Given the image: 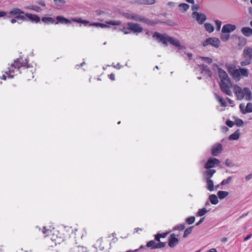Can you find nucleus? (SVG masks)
I'll return each instance as SVG.
<instances>
[{
    "label": "nucleus",
    "instance_id": "dca6fc26",
    "mask_svg": "<svg viewBox=\"0 0 252 252\" xmlns=\"http://www.w3.org/2000/svg\"><path fill=\"white\" fill-rule=\"evenodd\" d=\"M57 21H55V24H70L71 23V21L69 19L62 16H58L56 17Z\"/></svg>",
    "mask_w": 252,
    "mask_h": 252
},
{
    "label": "nucleus",
    "instance_id": "9b49d317",
    "mask_svg": "<svg viewBox=\"0 0 252 252\" xmlns=\"http://www.w3.org/2000/svg\"><path fill=\"white\" fill-rule=\"evenodd\" d=\"M223 150L222 146L220 143L214 144L211 148V154L213 156H218Z\"/></svg>",
    "mask_w": 252,
    "mask_h": 252
},
{
    "label": "nucleus",
    "instance_id": "7ed1b4c3",
    "mask_svg": "<svg viewBox=\"0 0 252 252\" xmlns=\"http://www.w3.org/2000/svg\"><path fill=\"white\" fill-rule=\"evenodd\" d=\"M153 36L158 41V42L162 43L165 46H167V42H169L176 47H179L180 49L184 48L183 46H181L180 42L178 39L169 36L166 34H163L158 32H155Z\"/></svg>",
    "mask_w": 252,
    "mask_h": 252
},
{
    "label": "nucleus",
    "instance_id": "f3484780",
    "mask_svg": "<svg viewBox=\"0 0 252 252\" xmlns=\"http://www.w3.org/2000/svg\"><path fill=\"white\" fill-rule=\"evenodd\" d=\"M243 57L252 61V47H245L243 51Z\"/></svg>",
    "mask_w": 252,
    "mask_h": 252
},
{
    "label": "nucleus",
    "instance_id": "7c9ffc66",
    "mask_svg": "<svg viewBox=\"0 0 252 252\" xmlns=\"http://www.w3.org/2000/svg\"><path fill=\"white\" fill-rule=\"evenodd\" d=\"M229 193L226 191H219L218 196L220 199H223L228 196Z\"/></svg>",
    "mask_w": 252,
    "mask_h": 252
},
{
    "label": "nucleus",
    "instance_id": "4c0bfd02",
    "mask_svg": "<svg viewBox=\"0 0 252 252\" xmlns=\"http://www.w3.org/2000/svg\"><path fill=\"white\" fill-rule=\"evenodd\" d=\"M245 113H251L252 112V103L249 102L247 103L245 108Z\"/></svg>",
    "mask_w": 252,
    "mask_h": 252
},
{
    "label": "nucleus",
    "instance_id": "6e6552de",
    "mask_svg": "<svg viewBox=\"0 0 252 252\" xmlns=\"http://www.w3.org/2000/svg\"><path fill=\"white\" fill-rule=\"evenodd\" d=\"M165 245L166 243L165 242H158V243H156L154 240H151L147 243L146 247L150 248L152 250H154L164 248Z\"/></svg>",
    "mask_w": 252,
    "mask_h": 252
},
{
    "label": "nucleus",
    "instance_id": "cd10ccee",
    "mask_svg": "<svg viewBox=\"0 0 252 252\" xmlns=\"http://www.w3.org/2000/svg\"><path fill=\"white\" fill-rule=\"evenodd\" d=\"M179 8L182 12H185L189 8V5L185 3H182L179 4Z\"/></svg>",
    "mask_w": 252,
    "mask_h": 252
},
{
    "label": "nucleus",
    "instance_id": "603ef678",
    "mask_svg": "<svg viewBox=\"0 0 252 252\" xmlns=\"http://www.w3.org/2000/svg\"><path fill=\"white\" fill-rule=\"evenodd\" d=\"M215 23L217 26V30L220 31L221 26V22L220 21L216 20L215 21Z\"/></svg>",
    "mask_w": 252,
    "mask_h": 252
},
{
    "label": "nucleus",
    "instance_id": "72a5a7b5",
    "mask_svg": "<svg viewBox=\"0 0 252 252\" xmlns=\"http://www.w3.org/2000/svg\"><path fill=\"white\" fill-rule=\"evenodd\" d=\"M193 226H190L188 228H187L185 231H184V235H183V237L184 238H186L192 232V229H193Z\"/></svg>",
    "mask_w": 252,
    "mask_h": 252
},
{
    "label": "nucleus",
    "instance_id": "ddd939ff",
    "mask_svg": "<svg viewBox=\"0 0 252 252\" xmlns=\"http://www.w3.org/2000/svg\"><path fill=\"white\" fill-rule=\"evenodd\" d=\"M236 29V27L235 25L227 24L222 27L221 32L223 33H230L233 32Z\"/></svg>",
    "mask_w": 252,
    "mask_h": 252
},
{
    "label": "nucleus",
    "instance_id": "e2e57ef3",
    "mask_svg": "<svg viewBox=\"0 0 252 252\" xmlns=\"http://www.w3.org/2000/svg\"><path fill=\"white\" fill-rule=\"evenodd\" d=\"M6 15H7L6 14V12L0 11V17H3Z\"/></svg>",
    "mask_w": 252,
    "mask_h": 252
},
{
    "label": "nucleus",
    "instance_id": "ea45409f",
    "mask_svg": "<svg viewBox=\"0 0 252 252\" xmlns=\"http://www.w3.org/2000/svg\"><path fill=\"white\" fill-rule=\"evenodd\" d=\"M231 180L232 177L229 176L226 179L223 180L220 183V185L224 186L226 184H228L231 182Z\"/></svg>",
    "mask_w": 252,
    "mask_h": 252
},
{
    "label": "nucleus",
    "instance_id": "bf43d9fd",
    "mask_svg": "<svg viewBox=\"0 0 252 252\" xmlns=\"http://www.w3.org/2000/svg\"><path fill=\"white\" fill-rule=\"evenodd\" d=\"M204 217H203L200 219V220L196 223V225L198 226L200 225L204 220Z\"/></svg>",
    "mask_w": 252,
    "mask_h": 252
},
{
    "label": "nucleus",
    "instance_id": "c85d7f7f",
    "mask_svg": "<svg viewBox=\"0 0 252 252\" xmlns=\"http://www.w3.org/2000/svg\"><path fill=\"white\" fill-rule=\"evenodd\" d=\"M240 136V132L239 130H236L233 133L231 134L229 137V140H237Z\"/></svg>",
    "mask_w": 252,
    "mask_h": 252
},
{
    "label": "nucleus",
    "instance_id": "393cba45",
    "mask_svg": "<svg viewBox=\"0 0 252 252\" xmlns=\"http://www.w3.org/2000/svg\"><path fill=\"white\" fill-rule=\"evenodd\" d=\"M73 22L83 24L85 26H87L88 24L90 25V22L86 20H83L81 18H74L71 19Z\"/></svg>",
    "mask_w": 252,
    "mask_h": 252
},
{
    "label": "nucleus",
    "instance_id": "6e6d98bb",
    "mask_svg": "<svg viewBox=\"0 0 252 252\" xmlns=\"http://www.w3.org/2000/svg\"><path fill=\"white\" fill-rule=\"evenodd\" d=\"M226 124L229 127H232L234 125L235 123L233 122L228 120L226 122Z\"/></svg>",
    "mask_w": 252,
    "mask_h": 252
},
{
    "label": "nucleus",
    "instance_id": "473e14b6",
    "mask_svg": "<svg viewBox=\"0 0 252 252\" xmlns=\"http://www.w3.org/2000/svg\"><path fill=\"white\" fill-rule=\"evenodd\" d=\"M210 209L207 210L206 208H203L201 209H199L198 212L197 213V215L198 216L202 217L208 212L210 211Z\"/></svg>",
    "mask_w": 252,
    "mask_h": 252
},
{
    "label": "nucleus",
    "instance_id": "9d476101",
    "mask_svg": "<svg viewBox=\"0 0 252 252\" xmlns=\"http://www.w3.org/2000/svg\"><path fill=\"white\" fill-rule=\"evenodd\" d=\"M220 41L217 38H208L203 43V46H206L211 45L215 47H218L220 45Z\"/></svg>",
    "mask_w": 252,
    "mask_h": 252
},
{
    "label": "nucleus",
    "instance_id": "37998d69",
    "mask_svg": "<svg viewBox=\"0 0 252 252\" xmlns=\"http://www.w3.org/2000/svg\"><path fill=\"white\" fill-rule=\"evenodd\" d=\"M235 124L238 126H241L243 125L244 122L242 120L236 118L235 121Z\"/></svg>",
    "mask_w": 252,
    "mask_h": 252
},
{
    "label": "nucleus",
    "instance_id": "f704fd0d",
    "mask_svg": "<svg viewBox=\"0 0 252 252\" xmlns=\"http://www.w3.org/2000/svg\"><path fill=\"white\" fill-rule=\"evenodd\" d=\"M28 9L33 10L37 12H40L42 11V9L36 5H32L28 7Z\"/></svg>",
    "mask_w": 252,
    "mask_h": 252
},
{
    "label": "nucleus",
    "instance_id": "0e129e2a",
    "mask_svg": "<svg viewBox=\"0 0 252 252\" xmlns=\"http://www.w3.org/2000/svg\"><path fill=\"white\" fill-rule=\"evenodd\" d=\"M109 78L111 80H113V81L115 80V75L113 73H111L110 75H109Z\"/></svg>",
    "mask_w": 252,
    "mask_h": 252
},
{
    "label": "nucleus",
    "instance_id": "58836bf2",
    "mask_svg": "<svg viewBox=\"0 0 252 252\" xmlns=\"http://www.w3.org/2000/svg\"><path fill=\"white\" fill-rule=\"evenodd\" d=\"M55 4L57 6H62L65 3V0H54Z\"/></svg>",
    "mask_w": 252,
    "mask_h": 252
},
{
    "label": "nucleus",
    "instance_id": "052dcab7",
    "mask_svg": "<svg viewBox=\"0 0 252 252\" xmlns=\"http://www.w3.org/2000/svg\"><path fill=\"white\" fill-rule=\"evenodd\" d=\"M251 179H252V174H249V175L246 176L245 177V180L246 181H249V180H251Z\"/></svg>",
    "mask_w": 252,
    "mask_h": 252
},
{
    "label": "nucleus",
    "instance_id": "2f4dec72",
    "mask_svg": "<svg viewBox=\"0 0 252 252\" xmlns=\"http://www.w3.org/2000/svg\"><path fill=\"white\" fill-rule=\"evenodd\" d=\"M168 233H158L156 235H155V240L157 242H160V239L161 238H165L167 235Z\"/></svg>",
    "mask_w": 252,
    "mask_h": 252
},
{
    "label": "nucleus",
    "instance_id": "79ce46f5",
    "mask_svg": "<svg viewBox=\"0 0 252 252\" xmlns=\"http://www.w3.org/2000/svg\"><path fill=\"white\" fill-rule=\"evenodd\" d=\"M225 164L228 167H233L235 165L232 161L229 158L226 159L225 161Z\"/></svg>",
    "mask_w": 252,
    "mask_h": 252
},
{
    "label": "nucleus",
    "instance_id": "0eeeda50",
    "mask_svg": "<svg viewBox=\"0 0 252 252\" xmlns=\"http://www.w3.org/2000/svg\"><path fill=\"white\" fill-rule=\"evenodd\" d=\"M191 16L199 25H202L207 19L206 14L201 12H192Z\"/></svg>",
    "mask_w": 252,
    "mask_h": 252
},
{
    "label": "nucleus",
    "instance_id": "a211bd4d",
    "mask_svg": "<svg viewBox=\"0 0 252 252\" xmlns=\"http://www.w3.org/2000/svg\"><path fill=\"white\" fill-rule=\"evenodd\" d=\"M123 16L129 19H133L137 21H142V17L139 15L129 13H124Z\"/></svg>",
    "mask_w": 252,
    "mask_h": 252
},
{
    "label": "nucleus",
    "instance_id": "4468645a",
    "mask_svg": "<svg viewBox=\"0 0 252 252\" xmlns=\"http://www.w3.org/2000/svg\"><path fill=\"white\" fill-rule=\"evenodd\" d=\"M24 12L19 8H13L10 10L8 15H6L7 18H10L12 16L16 17L18 14H24Z\"/></svg>",
    "mask_w": 252,
    "mask_h": 252
},
{
    "label": "nucleus",
    "instance_id": "49530a36",
    "mask_svg": "<svg viewBox=\"0 0 252 252\" xmlns=\"http://www.w3.org/2000/svg\"><path fill=\"white\" fill-rule=\"evenodd\" d=\"M245 105L244 103H241L239 105V108L241 112L243 114H246L247 113H245V108H246Z\"/></svg>",
    "mask_w": 252,
    "mask_h": 252
},
{
    "label": "nucleus",
    "instance_id": "20e7f679",
    "mask_svg": "<svg viewBox=\"0 0 252 252\" xmlns=\"http://www.w3.org/2000/svg\"><path fill=\"white\" fill-rule=\"evenodd\" d=\"M21 67H26L28 68L30 65L28 64V60L26 59L23 60L22 58H19L15 60L14 63L11 65L8 68V70L5 71V74L8 76V78H12L15 75V69L18 71Z\"/></svg>",
    "mask_w": 252,
    "mask_h": 252
},
{
    "label": "nucleus",
    "instance_id": "1a4fd4ad",
    "mask_svg": "<svg viewBox=\"0 0 252 252\" xmlns=\"http://www.w3.org/2000/svg\"><path fill=\"white\" fill-rule=\"evenodd\" d=\"M220 163V160L215 158H209L204 165V168L206 169H211L216 165H218Z\"/></svg>",
    "mask_w": 252,
    "mask_h": 252
},
{
    "label": "nucleus",
    "instance_id": "e433bc0d",
    "mask_svg": "<svg viewBox=\"0 0 252 252\" xmlns=\"http://www.w3.org/2000/svg\"><path fill=\"white\" fill-rule=\"evenodd\" d=\"M244 59H245L244 61H241L240 62V64L241 65V66H247V65L250 64L252 63V60L247 59V58H244Z\"/></svg>",
    "mask_w": 252,
    "mask_h": 252
},
{
    "label": "nucleus",
    "instance_id": "de8ad7c7",
    "mask_svg": "<svg viewBox=\"0 0 252 252\" xmlns=\"http://www.w3.org/2000/svg\"><path fill=\"white\" fill-rule=\"evenodd\" d=\"M246 39L244 38H239V43H238V46H243L246 44Z\"/></svg>",
    "mask_w": 252,
    "mask_h": 252
},
{
    "label": "nucleus",
    "instance_id": "4d7b16f0",
    "mask_svg": "<svg viewBox=\"0 0 252 252\" xmlns=\"http://www.w3.org/2000/svg\"><path fill=\"white\" fill-rule=\"evenodd\" d=\"M229 34H224L222 35L221 39L223 41H227L229 38Z\"/></svg>",
    "mask_w": 252,
    "mask_h": 252
},
{
    "label": "nucleus",
    "instance_id": "c756f323",
    "mask_svg": "<svg viewBox=\"0 0 252 252\" xmlns=\"http://www.w3.org/2000/svg\"><path fill=\"white\" fill-rule=\"evenodd\" d=\"M215 96L217 99L220 102L222 106L226 107L227 106V103L223 98L220 96L218 94H215Z\"/></svg>",
    "mask_w": 252,
    "mask_h": 252
},
{
    "label": "nucleus",
    "instance_id": "4be33fe9",
    "mask_svg": "<svg viewBox=\"0 0 252 252\" xmlns=\"http://www.w3.org/2000/svg\"><path fill=\"white\" fill-rule=\"evenodd\" d=\"M205 181L206 183L207 189L210 191H213L215 188L213 180L211 179H205Z\"/></svg>",
    "mask_w": 252,
    "mask_h": 252
},
{
    "label": "nucleus",
    "instance_id": "338daca9",
    "mask_svg": "<svg viewBox=\"0 0 252 252\" xmlns=\"http://www.w3.org/2000/svg\"><path fill=\"white\" fill-rule=\"evenodd\" d=\"M252 236V234L248 235L247 237H246L244 238V241H246L248 240L249 239H250L251 238Z\"/></svg>",
    "mask_w": 252,
    "mask_h": 252
},
{
    "label": "nucleus",
    "instance_id": "412c9836",
    "mask_svg": "<svg viewBox=\"0 0 252 252\" xmlns=\"http://www.w3.org/2000/svg\"><path fill=\"white\" fill-rule=\"evenodd\" d=\"M216 171L215 169H209L205 171L203 173L205 179H211V177L216 173Z\"/></svg>",
    "mask_w": 252,
    "mask_h": 252
},
{
    "label": "nucleus",
    "instance_id": "c03bdc74",
    "mask_svg": "<svg viewBox=\"0 0 252 252\" xmlns=\"http://www.w3.org/2000/svg\"><path fill=\"white\" fill-rule=\"evenodd\" d=\"M195 221V217H190L186 219V222L189 224H191L193 223Z\"/></svg>",
    "mask_w": 252,
    "mask_h": 252
},
{
    "label": "nucleus",
    "instance_id": "39448f33",
    "mask_svg": "<svg viewBox=\"0 0 252 252\" xmlns=\"http://www.w3.org/2000/svg\"><path fill=\"white\" fill-rule=\"evenodd\" d=\"M234 92L239 100L245 98L246 100L250 101L252 99V94L249 88L242 89L239 86L235 85L234 87Z\"/></svg>",
    "mask_w": 252,
    "mask_h": 252
},
{
    "label": "nucleus",
    "instance_id": "b1692460",
    "mask_svg": "<svg viewBox=\"0 0 252 252\" xmlns=\"http://www.w3.org/2000/svg\"><path fill=\"white\" fill-rule=\"evenodd\" d=\"M209 201L213 205H216L219 202L218 196L215 194L210 195L209 196Z\"/></svg>",
    "mask_w": 252,
    "mask_h": 252
},
{
    "label": "nucleus",
    "instance_id": "bb28decb",
    "mask_svg": "<svg viewBox=\"0 0 252 252\" xmlns=\"http://www.w3.org/2000/svg\"><path fill=\"white\" fill-rule=\"evenodd\" d=\"M204 26L205 30L210 33L214 31V27L211 23H206L204 24Z\"/></svg>",
    "mask_w": 252,
    "mask_h": 252
},
{
    "label": "nucleus",
    "instance_id": "864d4df0",
    "mask_svg": "<svg viewBox=\"0 0 252 252\" xmlns=\"http://www.w3.org/2000/svg\"><path fill=\"white\" fill-rule=\"evenodd\" d=\"M52 231L51 227H50V229H46V227H44L42 232L44 234H45L46 235H48L49 232Z\"/></svg>",
    "mask_w": 252,
    "mask_h": 252
},
{
    "label": "nucleus",
    "instance_id": "09e8293b",
    "mask_svg": "<svg viewBox=\"0 0 252 252\" xmlns=\"http://www.w3.org/2000/svg\"><path fill=\"white\" fill-rule=\"evenodd\" d=\"M155 1V0H143V4H153Z\"/></svg>",
    "mask_w": 252,
    "mask_h": 252
},
{
    "label": "nucleus",
    "instance_id": "2eb2a0df",
    "mask_svg": "<svg viewBox=\"0 0 252 252\" xmlns=\"http://www.w3.org/2000/svg\"><path fill=\"white\" fill-rule=\"evenodd\" d=\"M127 25L129 27L130 32L132 31L135 32H142V27L138 24L128 23Z\"/></svg>",
    "mask_w": 252,
    "mask_h": 252
},
{
    "label": "nucleus",
    "instance_id": "c9c22d12",
    "mask_svg": "<svg viewBox=\"0 0 252 252\" xmlns=\"http://www.w3.org/2000/svg\"><path fill=\"white\" fill-rule=\"evenodd\" d=\"M118 30L121 32H124L125 34H128L130 32V30L129 29V27H126L125 26H123L122 28H119L118 29Z\"/></svg>",
    "mask_w": 252,
    "mask_h": 252
},
{
    "label": "nucleus",
    "instance_id": "680f3d73",
    "mask_svg": "<svg viewBox=\"0 0 252 252\" xmlns=\"http://www.w3.org/2000/svg\"><path fill=\"white\" fill-rule=\"evenodd\" d=\"M113 66L114 68L118 69H120L122 67V66L119 63H118L116 65H113Z\"/></svg>",
    "mask_w": 252,
    "mask_h": 252
},
{
    "label": "nucleus",
    "instance_id": "f8f14e48",
    "mask_svg": "<svg viewBox=\"0 0 252 252\" xmlns=\"http://www.w3.org/2000/svg\"><path fill=\"white\" fill-rule=\"evenodd\" d=\"M168 245L170 248H174L179 243V239L176 237L175 234L170 235L168 238Z\"/></svg>",
    "mask_w": 252,
    "mask_h": 252
},
{
    "label": "nucleus",
    "instance_id": "5fc2aeb1",
    "mask_svg": "<svg viewBox=\"0 0 252 252\" xmlns=\"http://www.w3.org/2000/svg\"><path fill=\"white\" fill-rule=\"evenodd\" d=\"M185 228V226L184 224H180L176 227H175L174 229L176 230H178L180 231L183 230Z\"/></svg>",
    "mask_w": 252,
    "mask_h": 252
},
{
    "label": "nucleus",
    "instance_id": "a878e982",
    "mask_svg": "<svg viewBox=\"0 0 252 252\" xmlns=\"http://www.w3.org/2000/svg\"><path fill=\"white\" fill-rule=\"evenodd\" d=\"M41 20L46 24H55V19L52 17H43L42 18Z\"/></svg>",
    "mask_w": 252,
    "mask_h": 252
},
{
    "label": "nucleus",
    "instance_id": "a18cd8bd",
    "mask_svg": "<svg viewBox=\"0 0 252 252\" xmlns=\"http://www.w3.org/2000/svg\"><path fill=\"white\" fill-rule=\"evenodd\" d=\"M15 18L17 20H20L23 21L26 20V17L25 15H22L21 14H18L16 17H15Z\"/></svg>",
    "mask_w": 252,
    "mask_h": 252
},
{
    "label": "nucleus",
    "instance_id": "774afa93",
    "mask_svg": "<svg viewBox=\"0 0 252 252\" xmlns=\"http://www.w3.org/2000/svg\"><path fill=\"white\" fill-rule=\"evenodd\" d=\"M248 11L249 14L252 16V7H250L248 8Z\"/></svg>",
    "mask_w": 252,
    "mask_h": 252
},
{
    "label": "nucleus",
    "instance_id": "5701e85b",
    "mask_svg": "<svg viewBox=\"0 0 252 252\" xmlns=\"http://www.w3.org/2000/svg\"><path fill=\"white\" fill-rule=\"evenodd\" d=\"M242 33L246 36H251L252 35V29L249 27H243L241 30Z\"/></svg>",
    "mask_w": 252,
    "mask_h": 252
},
{
    "label": "nucleus",
    "instance_id": "f257e3e1",
    "mask_svg": "<svg viewBox=\"0 0 252 252\" xmlns=\"http://www.w3.org/2000/svg\"><path fill=\"white\" fill-rule=\"evenodd\" d=\"M218 72L220 80L219 85L221 91L228 96H232V93L230 90L232 83L228 74L226 71L220 67L218 68Z\"/></svg>",
    "mask_w": 252,
    "mask_h": 252
},
{
    "label": "nucleus",
    "instance_id": "69168bd1",
    "mask_svg": "<svg viewBox=\"0 0 252 252\" xmlns=\"http://www.w3.org/2000/svg\"><path fill=\"white\" fill-rule=\"evenodd\" d=\"M141 249H142V245L139 247L138 249H136V250H133V251H127L126 252H137L139 250H140Z\"/></svg>",
    "mask_w": 252,
    "mask_h": 252
},
{
    "label": "nucleus",
    "instance_id": "13d9d810",
    "mask_svg": "<svg viewBox=\"0 0 252 252\" xmlns=\"http://www.w3.org/2000/svg\"><path fill=\"white\" fill-rule=\"evenodd\" d=\"M36 3L37 4H38L39 5H40L41 6H45V3L44 2V1L43 0H39V1H37L36 2Z\"/></svg>",
    "mask_w": 252,
    "mask_h": 252
},
{
    "label": "nucleus",
    "instance_id": "f03ea898",
    "mask_svg": "<svg viewBox=\"0 0 252 252\" xmlns=\"http://www.w3.org/2000/svg\"><path fill=\"white\" fill-rule=\"evenodd\" d=\"M225 67L229 73L236 81L240 80L241 76L247 77L249 76V70L246 68L237 69L235 65L229 63H226Z\"/></svg>",
    "mask_w": 252,
    "mask_h": 252
},
{
    "label": "nucleus",
    "instance_id": "8fccbe9b",
    "mask_svg": "<svg viewBox=\"0 0 252 252\" xmlns=\"http://www.w3.org/2000/svg\"><path fill=\"white\" fill-rule=\"evenodd\" d=\"M200 7L198 4H192V6H191V10L193 12H197V11L199 9Z\"/></svg>",
    "mask_w": 252,
    "mask_h": 252
},
{
    "label": "nucleus",
    "instance_id": "aec40b11",
    "mask_svg": "<svg viewBox=\"0 0 252 252\" xmlns=\"http://www.w3.org/2000/svg\"><path fill=\"white\" fill-rule=\"evenodd\" d=\"M25 16L27 18H28L30 21L32 22H35L36 23L39 22L41 19L40 18L35 14H32L30 13H25Z\"/></svg>",
    "mask_w": 252,
    "mask_h": 252
},
{
    "label": "nucleus",
    "instance_id": "423d86ee",
    "mask_svg": "<svg viewBox=\"0 0 252 252\" xmlns=\"http://www.w3.org/2000/svg\"><path fill=\"white\" fill-rule=\"evenodd\" d=\"M105 23L106 24L100 23H92L90 24V26H94L95 27H100L101 28H106L109 27L107 25H120L121 24V21L118 20H110L106 21Z\"/></svg>",
    "mask_w": 252,
    "mask_h": 252
},
{
    "label": "nucleus",
    "instance_id": "3c124183",
    "mask_svg": "<svg viewBox=\"0 0 252 252\" xmlns=\"http://www.w3.org/2000/svg\"><path fill=\"white\" fill-rule=\"evenodd\" d=\"M143 23H145L149 25H154L155 23L153 21H152L148 19H147L146 18L143 17Z\"/></svg>",
    "mask_w": 252,
    "mask_h": 252
},
{
    "label": "nucleus",
    "instance_id": "a19ab883",
    "mask_svg": "<svg viewBox=\"0 0 252 252\" xmlns=\"http://www.w3.org/2000/svg\"><path fill=\"white\" fill-rule=\"evenodd\" d=\"M200 59H201L202 61L208 63H211L213 62V60L212 58L209 57H200Z\"/></svg>",
    "mask_w": 252,
    "mask_h": 252
},
{
    "label": "nucleus",
    "instance_id": "6ab92c4d",
    "mask_svg": "<svg viewBox=\"0 0 252 252\" xmlns=\"http://www.w3.org/2000/svg\"><path fill=\"white\" fill-rule=\"evenodd\" d=\"M199 67L201 70L202 73H205L206 74H207L210 77L212 76V72L207 65L204 64H202L199 65Z\"/></svg>",
    "mask_w": 252,
    "mask_h": 252
}]
</instances>
